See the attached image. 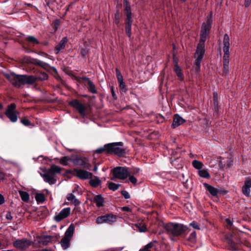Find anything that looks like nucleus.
Returning <instances> with one entry per match:
<instances>
[{
  "mask_svg": "<svg viewBox=\"0 0 251 251\" xmlns=\"http://www.w3.org/2000/svg\"><path fill=\"white\" fill-rule=\"evenodd\" d=\"M212 23V14H210L207 17L206 22L203 23L202 25L200 35V42L198 45L197 49L196 52V63L194 68L196 71L197 72H199L200 70L201 63V61L202 60L203 55L205 52L204 42L206 39L207 35L209 33Z\"/></svg>",
  "mask_w": 251,
  "mask_h": 251,
  "instance_id": "nucleus-1",
  "label": "nucleus"
},
{
  "mask_svg": "<svg viewBox=\"0 0 251 251\" xmlns=\"http://www.w3.org/2000/svg\"><path fill=\"white\" fill-rule=\"evenodd\" d=\"M61 172V168L56 165H53L50 168L46 170L43 174H41L44 180L50 184H53L56 182L55 176Z\"/></svg>",
  "mask_w": 251,
  "mask_h": 251,
  "instance_id": "nucleus-2",
  "label": "nucleus"
},
{
  "mask_svg": "<svg viewBox=\"0 0 251 251\" xmlns=\"http://www.w3.org/2000/svg\"><path fill=\"white\" fill-rule=\"evenodd\" d=\"M165 229L169 234L179 236L183 234L187 229V227L180 224L169 223L165 225Z\"/></svg>",
  "mask_w": 251,
  "mask_h": 251,
  "instance_id": "nucleus-3",
  "label": "nucleus"
},
{
  "mask_svg": "<svg viewBox=\"0 0 251 251\" xmlns=\"http://www.w3.org/2000/svg\"><path fill=\"white\" fill-rule=\"evenodd\" d=\"M139 170V169H136L132 172L126 167H117L113 169L112 173L114 178L124 180L127 177L128 175L137 173Z\"/></svg>",
  "mask_w": 251,
  "mask_h": 251,
  "instance_id": "nucleus-4",
  "label": "nucleus"
},
{
  "mask_svg": "<svg viewBox=\"0 0 251 251\" xmlns=\"http://www.w3.org/2000/svg\"><path fill=\"white\" fill-rule=\"evenodd\" d=\"M224 48L223 50L224 54L223 56L224 59V71L226 72L228 71L229 68V49L230 47L229 37L227 34H226L224 37L223 40Z\"/></svg>",
  "mask_w": 251,
  "mask_h": 251,
  "instance_id": "nucleus-5",
  "label": "nucleus"
},
{
  "mask_svg": "<svg viewBox=\"0 0 251 251\" xmlns=\"http://www.w3.org/2000/svg\"><path fill=\"white\" fill-rule=\"evenodd\" d=\"M124 1L125 11L126 16V31L127 35L129 37H130L131 34V30L132 22L131 20L132 13L131 11V7L127 0H124Z\"/></svg>",
  "mask_w": 251,
  "mask_h": 251,
  "instance_id": "nucleus-6",
  "label": "nucleus"
},
{
  "mask_svg": "<svg viewBox=\"0 0 251 251\" xmlns=\"http://www.w3.org/2000/svg\"><path fill=\"white\" fill-rule=\"evenodd\" d=\"M123 142H116L106 144L108 152L114 153L118 156H122L126 153V150L123 148Z\"/></svg>",
  "mask_w": 251,
  "mask_h": 251,
  "instance_id": "nucleus-7",
  "label": "nucleus"
},
{
  "mask_svg": "<svg viewBox=\"0 0 251 251\" xmlns=\"http://www.w3.org/2000/svg\"><path fill=\"white\" fill-rule=\"evenodd\" d=\"M75 230V226L73 224H71L67 229L65 236L61 239L60 244L64 249L69 248L70 244V240L73 235Z\"/></svg>",
  "mask_w": 251,
  "mask_h": 251,
  "instance_id": "nucleus-8",
  "label": "nucleus"
},
{
  "mask_svg": "<svg viewBox=\"0 0 251 251\" xmlns=\"http://www.w3.org/2000/svg\"><path fill=\"white\" fill-rule=\"evenodd\" d=\"M118 217L112 213L106 214L103 216L98 217L95 221L98 225H101L104 223H107L110 225H113L117 220Z\"/></svg>",
  "mask_w": 251,
  "mask_h": 251,
  "instance_id": "nucleus-9",
  "label": "nucleus"
},
{
  "mask_svg": "<svg viewBox=\"0 0 251 251\" xmlns=\"http://www.w3.org/2000/svg\"><path fill=\"white\" fill-rule=\"evenodd\" d=\"M16 105L11 103L8 105L7 109L5 112V115L12 122H16L18 120L17 114L18 113L16 111Z\"/></svg>",
  "mask_w": 251,
  "mask_h": 251,
  "instance_id": "nucleus-10",
  "label": "nucleus"
},
{
  "mask_svg": "<svg viewBox=\"0 0 251 251\" xmlns=\"http://www.w3.org/2000/svg\"><path fill=\"white\" fill-rule=\"evenodd\" d=\"M32 242L25 238L18 239L13 242V246L20 250H24L32 244Z\"/></svg>",
  "mask_w": 251,
  "mask_h": 251,
  "instance_id": "nucleus-11",
  "label": "nucleus"
},
{
  "mask_svg": "<svg viewBox=\"0 0 251 251\" xmlns=\"http://www.w3.org/2000/svg\"><path fill=\"white\" fill-rule=\"evenodd\" d=\"M38 78L33 75H20L19 79L18 81V87L25 84H33Z\"/></svg>",
  "mask_w": 251,
  "mask_h": 251,
  "instance_id": "nucleus-12",
  "label": "nucleus"
},
{
  "mask_svg": "<svg viewBox=\"0 0 251 251\" xmlns=\"http://www.w3.org/2000/svg\"><path fill=\"white\" fill-rule=\"evenodd\" d=\"M70 104L74 108L76 109L79 113L82 116L86 115V106L83 104L80 103L77 100H73L70 102Z\"/></svg>",
  "mask_w": 251,
  "mask_h": 251,
  "instance_id": "nucleus-13",
  "label": "nucleus"
},
{
  "mask_svg": "<svg viewBox=\"0 0 251 251\" xmlns=\"http://www.w3.org/2000/svg\"><path fill=\"white\" fill-rule=\"evenodd\" d=\"M71 213V208L67 207L63 208L58 214L56 215L54 219L55 221L59 222L63 219L67 218Z\"/></svg>",
  "mask_w": 251,
  "mask_h": 251,
  "instance_id": "nucleus-14",
  "label": "nucleus"
},
{
  "mask_svg": "<svg viewBox=\"0 0 251 251\" xmlns=\"http://www.w3.org/2000/svg\"><path fill=\"white\" fill-rule=\"evenodd\" d=\"M74 172L78 177L83 180L91 178L93 176L91 173L82 169H75Z\"/></svg>",
  "mask_w": 251,
  "mask_h": 251,
  "instance_id": "nucleus-15",
  "label": "nucleus"
},
{
  "mask_svg": "<svg viewBox=\"0 0 251 251\" xmlns=\"http://www.w3.org/2000/svg\"><path fill=\"white\" fill-rule=\"evenodd\" d=\"M75 165L83 167L87 169H90V166L88 164V160L87 158L83 157H76L72 160Z\"/></svg>",
  "mask_w": 251,
  "mask_h": 251,
  "instance_id": "nucleus-16",
  "label": "nucleus"
},
{
  "mask_svg": "<svg viewBox=\"0 0 251 251\" xmlns=\"http://www.w3.org/2000/svg\"><path fill=\"white\" fill-rule=\"evenodd\" d=\"M251 188V179L248 178L245 181L244 185L242 187V192L247 197H249Z\"/></svg>",
  "mask_w": 251,
  "mask_h": 251,
  "instance_id": "nucleus-17",
  "label": "nucleus"
},
{
  "mask_svg": "<svg viewBox=\"0 0 251 251\" xmlns=\"http://www.w3.org/2000/svg\"><path fill=\"white\" fill-rule=\"evenodd\" d=\"M5 77L8 79L12 84L15 86L18 87V83L20 75H17L14 73H10L5 74Z\"/></svg>",
  "mask_w": 251,
  "mask_h": 251,
  "instance_id": "nucleus-18",
  "label": "nucleus"
},
{
  "mask_svg": "<svg viewBox=\"0 0 251 251\" xmlns=\"http://www.w3.org/2000/svg\"><path fill=\"white\" fill-rule=\"evenodd\" d=\"M67 38L65 37L61 40V41L56 46L55 48V52L56 54L59 53L63 50L65 48V45L67 42Z\"/></svg>",
  "mask_w": 251,
  "mask_h": 251,
  "instance_id": "nucleus-19",
  "label": "nucleus"
},
{
  "mask_svg": "<svg viewBox=\"0 0 251 251\" xmlns=\"http://www.w3.org/2000/svg\"><path fill=\"white\" fill-rule=\"evenodd\" d=\"M185 122V120L178 116V115H175L174 118L173 122L172 124V126L174 128H176Z\"/></svg>",
  "mask_w": 251,
  "mask_h": 251,
  "instance_id": "nucleus-20",
  "label": "nucleus"
},
{
  "mask_svg": "<svg viewBox=\"0 0 251 251\" xmlns=\"http://www.w3.org/2000/svg\"><path fill=\"white\" fill-rule=\"evenodd\" d=\"M203 185L206 190L208 191L212 196H215L217 195L218 191L216 188L206 183H204Z\"/></svg>",
  "mask_w": 251,
  "mask_h": 251,
  "instance_id": "nucleus-21",
  "label": "nucleus"
},
{
  "mask_svg": "<svg viewBox=\"0 0 251 251\" xmlns=\"http://www.w3.org/2000/svg\"><path fill=\"white\" fill-rule=\"evenodd\" d=\"M84 79L86 80V82L88 86V89L89 91L93 94L96 93L97 90L93 82L88 78H85Z\"/></svg>",
  "mask_w": 251,
  "mask_h": 251,
  "instance_id": "nucleus-22",
  "label": "nucleus"
},
{
  "mask_svg": "<svg viewBox=\"0 0 251 251\" xmlns=\"http://www.w3.org/2000/svg\"><path fill=\"white\" fill-rule=\"evenodd\" d=\"M90 179L89 183L92 187H98L101 183L100 180L97 176H94L93 178L92 177Z\"/></svg>",
  "mask_w": 251,
  "mask_h": 251,
  "instance_id": "nucleus-23",
  "label": "nucleus"
},
{
  "mask_svg": "<svg viewBox=\"0 0 251 251\" xmlns=\"http://www.w3.org/2000/svg\"><path fill=\"white\" fill-rule=\"evenodd\" d=\"M174 71L175 72L178 78L181 80H183L184 78L183 75L181 72L180 68L179 66H178L177 63H176L174 66Z\"/></svg>",
  "mask_w": 251,
  "mask_h": 251,
  "instance_id": "nucleus-24",
  "label": "nucleus"
},
{
  "mask_svg": "<svg viewBox=\"0 0 251 251\" xmlns=\"http://www.w3.org/2000/svg\"><path fill=\"white\" fill-rule=\"evenodd\" d=\"M94 202L96 203L97 206L100 207L103 206L104 200L101 196L98 195L95 197Z\"/></svg>",
  "mask_w": 251,
  "mask_h": 251,
  "instance_id": "nucleus-25",
  "label": "nucleus"
},
{
  "mask_svg": "<svg viewBox=\"0 0 251 251\" xmlns=\"http://www.w3.org/2000/svg\"><path fill=\"white\" fill-rule=\"evenodd\" d=\"M67 200L74 203L75 205H78L80 203V202L77 200L75 197L72 193L68 194L67 198Z\"/></svg>",
  "mask_w": 251,
  "mask_h": 251,
  "instance_id": "nucleus-26",
  "label": "nucleus"
},
{
  "mask_svg": "<svg viewBox=\"0 0 251 251\" xmlns=\"http://www.w3.org/2000/svg\"><path fill=\"white\" fill-rule=\"evenodd\" d=\"M19 193L23 201L25 202L28 201L29 200V195L27 192L19 191Z\"/></svg>",
  "mask_w": 251,
  "mask_h": 251,
  "instance_id": "nucleus-27",
  "label": "nucleus"
},
{
  "mask_svg": "<svg viewBox=\"0 0 251 251\" xmlns=\"http://www.w3.org/2000/svg\"><path fill=\"white\" fill-rule=\"evenodd\" d=\"M59 162L64 166L68 165L69 162L71 161V159L67 156H64L60 158H57Z\"/></svg>",
  "mask_w": 251,
  "mask_h": 251,
  "instance_id": "nucleus-28",
  "label": "nucleus"
},
{
  "mask_svg": "<svg viewBox=\"0 0 251 251\" xmlns=\"http://www.w3.org/2000/svg\"><path fill=\"white\" fill-rule=\"evenodd\" d=\"M199 175L200 176L204 178H208L210 177V175L206 169H201L198 171Z\"/></svg>",
  "mask_w": 251,
  "mask_h": 251,
  "instance_id": "nucleus-29",
  "label": "nucleus"
},
{
  "mask_svg": "<svg viewBox=\"0 0 251 251\" xmlns=\"http://www.w3.org/2000/svg\"><path fill=\"white\" fill-rule=\"evenodd\" d=\"M192 165H193V167L195 169L198 170V171L201 169L203 166L202 162H201V161H199L198 160H195L193 161Z\"/></svg>",
  "mask_w": 251,
  "mask_h": 251,
  "instance_id": "nucleus-30",
  "label": "nucleus"
},
{
  "mask_svg": "<svg viewBox=\"0 0 251 251\" xmlns=\"http://www.w3.org/2000/svg\"><path fill=\"white\" fill-rule=\"evenodd\" d=\"M135 226L141 232H145L147 230L146 225L143 223L136 224L135 225Z\"/></svg>",
  "mask_w": 251,
  "mask_h": 251,
  "instance_id": "nucleus-31",
  "label": "nucleus"
},
{
  "mask_svg": "<svg viewBox=\"0 0 251 251\" xmlns=\"http://www.w3.org/2000/svg\"><path fill=\"white\" fill-rule=\"evenodd\" d=\"M26 40L33 46L39 43L38 40L35 37L32 36H28L26 38Z\"/></svg>",
  "mask_w": 251,
  "mask_h": 251,
  "instance_id": "nucleus-32",
  "label": "nucleus"
},
{
  "mask_svg": "<svg viewBox=\"0 0 251 251\" xmlns=\"http://www.w3.org/2000/svg\"><path fill=\"white\" fill-rule=\"evenodd\" d=\"M35 199L38 202L42 203L45 201L44 195L43 194H37L35 196Z\"/></svg>",
  "mask_w": 251,
  "mask_h": 251,
  "instance_id": "nucleus-33",
  "label": "nucleus"
},
{
  "mask_svg": "<svg viewBox=\"0 0 251 251\" xmlns=\"http://www.w3.org/2000/svg\"><path fill=\"white\" fill-rule=\"evenodd\" d=\"M120 186V184H115L113 182H110V183H109V184H108V187H109V189L113 190V191H115V190H117L119 188Z\"/></svg>",
  "mask_w": 251,
  "mask_h": 251,
  "instance_id": "nucleus-34",
  "label": "nucleus"
},
{
  "mask_svg": "<svg viewBox=\"0 0 251 251\" xmlns=\"http://www.w3.org/2000/svg\"><path fill=\"white\" fill-rule=\"evenodd\" d=\"M119 83V87L123 92L126 93V88L124 80L118 82Z\"/></svg>",
  "mask_w": 251,
  "mask_h": 251,
  "instance_id": "nucleus-35",
  "label": "nucleus"
},
{
  "mask_svg": "<svg viewBox=\"0 0 251 251\" xmlns=\"http://www.w3.org/2000/svg\"><path fill=\"white\" fill-rule=\"evenodd\" d=\"M153 244L152 243H150L147 244L144 249H141L139 251H151L150 249L153 247Z\"/></svg>",
  "mask_w": 251,
  "mask_h": 251,
  "instance_id": "nucleus-36",
  "label": "nucleus"
},
{
  "mask_svg": "<svg viewBox=\"0 0 251 251\" xmlns=\"http://www.w3.org/2000/svg\"><path fill=\"white\" fill-rule=\"evenodd\" d=\"M116 73L118 82L124 80L123 77L119 69H116Z\"/></svg>",
  "mask_w": 251,
  "mask_h": 251,
  "instance_id": "nucleus-37",
  "label": "nucleus"
},
{
  "mask_svg": "<svg viewBox=\"0 0 251 251\" xmlns=\"http://www.w3.org/2000/svg\"><path fill=\"white\" fill-rule=\"evenodd\" d=\"M132 175V174L128 175L129 180L131 183L135 184L137 183V179Z\"/></svg>",
  "mask_w": 251,
  "mask_h": 251,
  "instance_id": "nucleus-38",
  "label": "nucleus"
},
{
  "mask_svg": "<svg viewBox=\"0 0 251 251\" xmlns=\"http://www.w3.org/2000/svg\"><path fill=\"white\" fill-rule=\"evenodd\" d=\"M196 238V233L195 231L193 232L190 235L189 240L192 242H194Z\"/></svg>",
  "mask_w": 251,
  "mask_h": 251,
  "instance_id": "nucleus-39",
  "label": "nucleus"
},
{
  "mask_svg": "<svg viewBox=\"0 0 251 251\" xmlns=\"http://www.w3.org/2000/svg\"><path fill=\"white\" fill-rule=\"evenodd\" d=\"M104 151H108V149L106 148V145H105L104 146L103 148H101L97 149L96 151V152L97 153H101Z\"/></svg>",
  "mask_w": 251,
  "mask_h": 251,
  "instance_id": "nucleus-40",
  "label": "nucleus"
},
{
  "mask_svg": "<svg viewBox=\"0 0 251 251\" xmlns=\"http://www.w3.org/2000/svg\"><path fill=\"white\" fill-rule=\"evenodd\" d=\"M21 123L25 126H27L30 125V121L27 119H23L21 120Z\"/></svg>",
  "mask_w": 251,
  "mask_h": 251,
  "instance_id": "nucleus-41",
  "label": "nucleus"
},
{
  "mask_svg": "<svg viewBox=\"0 0 251 251\" xmlns=\"http://www.w3.org/2000/svg\"><path fill=\"white\" fill-rule=\"evenodd\" d=\"M115 23L116 24H118L119 23L120 20V13L119 12H117L116 13L115 15Z\"/></svg>",
  "mask_w": 251,
  "mask_h": 251,
  "instance_id": "nucleus-42",
  "label": "nucleus"
},
{
  "mask_svg": "<svg viewBox=\"0 0 251 251\" xmlns=\"http://www.w3.org/2000/svg\"><path fill=\"white\" fill-rule=\"evenodd\" d=\"M190 226H192L193 228H194L195 229H200V227H199L198 225L195 222H193L191 223H190Z\"/></svg>",
  "mask_w": 251,
  "mask_h": 251,
  "instance_id": "nucleus-43",
  "label": "nucleus"
},
{
  "mask_svg": "<svg viewBox=\"0 0 251 251\" xmlns=\"http://www.w3.org/2000/svg\"><path fill=\"white\" fill-rule=\"evenodd\" d=\"M122 195L124 197V198L126 199H128L130 198V195L126 191H123Z\"/></svg>",
  "mask_w": 251,
  "mask_h": 251,
  "instance_id": "nucleus-44",
  "label": "nucleus"
},
{
  "mask_svg": "<svg viewBox=\"0 0 251 251\" xmlns=\"http://www.w3.org/2000/svg\"><path fill=\"white\" fill-rule=\"evenodd\" d=\"M6 218L8 220H11L13 218V217L11 215V212H8L6 214Z\"/></svg>",
  "mask_w": 251,
  "mask_h": 251,
  "instance_id": "nucleus-45",
  "label": "nucleus"
},
{
  "mask_svg": "<svg viewBox=\"0 0 251 251\" xmlns=\"http://www.w3.org/2000/svg\"><path fill=\"white\" fill-rule=\"evenodd\" d=\"M251 2V0H245V6L248 7L250 3Z\"/></svg>",
  "mask_w": 251,
  "mask_h": 251,
  "instance_id": "nucleus-46",
  "label": "nucleus"
},
{
  "mask_svg": "<svg viewBox=\"0 0 251 251\" xmlns=\"http://www.w3.org/2000/svg\"><path fill=\"white\" fill-rule=\"evenodd\" d=\"M4 202V199L3 197L0 194V204L3 203Z\"/></svg>",
  "mask_w": 251,
  "mask_h": 251,
  "instance_id": "nucleus-47",
  "label": "nucleus"
},
{
  "mask_svg": "<svg viewBox=\"0 0 251 251\" xmlns=\"http://www.w3.org/2000/svg\"><path fill=\"white\" fill-rule=\"evenodd\" d=\"M122 210L124 211H130V209L127 206H124L122 207Z\"/></svg>",
  "mask_w": 251,
  "mask_h": 251,
  "instance_id": "nucleus-48",
  "label": "nucleus"
},
{
  "mask_svg": "<svg viewBox=\"0 0 251 251\" xmlns=\"http://www.w3.org/2000/svg\"><path fill=\"white\" fill-rule=\"evenodd\" d=\"M4 178L5 175L3 173L0 172V180L3 179Z\"/></svg>",
  "mask_w": 251,
  "mask_h": 251,
  "instance_id": "nucleus-49",
  "label": "nucleus"
},
{
  "mask_svg": "<svg viewBox=\"0 0 251 251\" xmlns=\"http://www.w3.org/2000/svg\"><path fill=\"white\" fill-rule=\"evenodd\" d=\"M111 92H112V94L113 97L115 99L116 98V94H115V92L114 91L113 87L111 88Z\"/></svg>",
  "mask_w": 251,
  "mask_h": 251,
  "instance_id": "nucleus-50",
  "label": "nucleus"
},
{
  "mask_svg": "<svg viewBox=\"0 0 251 251\" xmlns=\"http://www.w3.org/2000/svg\"><path fill=\"white\" fill-rule=\"evenodd\" d=\"M42 75H43V78H42L43 79H47L48 78V75L46 74L43 73V74H42Z\"/></svg>",
  "mask_w": 251,
  "mask_h": 251,
  "instance_id": "nucleus-51",
  "label": "nucleus"
},
{
  "mask_svg": "<svg viewBox=\"0 0 251 251\" xmlns=\"http://www.w3.org/2000/svg\"><path fill=\"white\" fill-rule=\"evenodd\" d=\"M226 222H227V223L228 224H229V225H231L232 223H231V221H230L229 219H227L226 220Z\"/></svg>",
  "mask_w": 251,
  "mask_h": 251,
  "instance_id": "nucleus-52",
  "label": "nucleus"
},
{
  "mask_svg": "<svg viewBox=\"0 0 251 251\" xmlns=\"http://www.w3.org/2000/svg\"><path fill=\"white\" fill-rule=\"evenodd\" d=\"M97 171H98V167H97V166L95 165L94 166V171L95 172H96Z\"/></svg>",
  "mask_w": 251,
  "mask_h": 251,
  "instance_id": "nucleus-53",
  "label": "nucleus"
},
{
  "mask_svg": "<svg viewBox=\"0 0 251 251\" xmlns=\"http://www.w3.org/2000/svg\"><path fill=\"white\" fill-rule=\"evenodd\" d=\"M38 65H40V66H42V64H43V62H42V61H39V62H38Z\"/></svg>",
  "mask_w": 251,
  "mask_h": 251,
  "instance_id": "nucleus-54",
  "label": "nucleus"
},
{
  "mask_svg": "<svg viewBox=\"0 0 251 251\" xmlns=\"http://www.w3.org/2000/svg\"><path fill=\"white\" fill-rule=\"evenodd\" d=\"M230 165H231V164H230V163H229V164H228V165H227V166H228V167H229L230 166Z\"/></svg>",
  "mask_w": 251,
  "mask_h": 251,
  "instance_id": "nucleus-55",
  "label": "nucleus"
},
{
  "mask_svg": "<svg viewBox=\"0 0 251 251\" xmlns=\"http://www.w3.org/2000/svg\"><path fill=\"white\" fill-rule=\"evenodd\" d=\"M2 108V105L1 103H0V109H1Z\"/></svg>",
  "mask_w": 251,
  "mask_h": 251,
  "instance_id": "nucleus-56",
  "label": "nucleus"
},
{
  "mask_svg": "<svg viewBox=\"0 0 251 251\" xmlns=\"http://www.w3.org/2000/svg\"><path fill=\"white\" fill-rule=\"evenodd\" d=\"M220 165H222V163L221 161L220 162Z\"/></svg>",
  "mask_w": 251,
  "mask_h": 251,
  "instance_id": "nucleus-57",
  "label": "nucleus"
},
{
  "mask_svg": "<svg viewBox=\"0 0 251 251\" xmlns=\"http://www.w3.org/2000/svg\"><path fill=\"white\" fill-rule=\"evenodd\" d=\"M182 2H184L185 1V0H180Z\"/></svg>",
  "mask_w": 251,
  "mask_h": 251,
  "instance_id": "nucleus-58",
  "label": "nucleus"
},
{
  "mask_svg": "<svg viewBox=\"0 0 251 251\" xmlns=\"http://www.w3.org/2000/svg\"><path fill=\"white\" fill-rule=\"evenodd\" d=\"M12 251L11 250H7V251Z\"/></svg>",
  "mask_w": 251,
  "mask_h": 251,
  "instance_id": "nucleus-59",
  "label": "nucleus"
}]
</instances>
